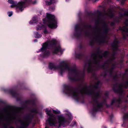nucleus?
Masks as SVG:
<instances>
[{
    "label": "nucleus",
    "instance_id": "1",
    "mask_svg": "<svg viewBox=\"0 0 128 128\" xmlns=\"http://www.w3.org/2000/svg\"><path fill=\"white\" fill-rule=\"evenodd\" d=\"M46 111L47 114L50 116L48 121L51 126H55L58 121L60 127H64L70 124L72 119L71 114L68 112H67L64 116L61 114L55 116L51 114L50 109L46 108Z\"/></svg>",
    "mask_w": 128,
    "mask_h": 128
},
{
    "label": "nucleus",
    "instance_id": "2",
    "mask_svg": "<svg viewBox=\"0 0 128 128\" xmlns=\"http://www.w3.org/2000/svg\"><path fill=\"white\" fill-rule=\"evenodd\" d=\"M44 23H46L50 28H55L57 26V20L54 16L49 13H47L46 16L43 19Z\"/></svg>",
    "mask_w": 128,
    "mask_h": 128
},
{
    "label": "nucleus",
    "instance_id": "3",
    "mask_svg": "<svg viewBox=\"0 0 128 128\" xmlns=\"http://www.w3.org/2000/svg\"><path fill=\"white\" fill-rule=\"evenodd\" d=\"M48 67L50 69L53 70H58L61 75L66 70H68L69 69H70L68 65L64 62H62L60 65L58 66H55L52 63H50Z\"/></svg>",
    "mask_w": 128,
    "mask_h": 128
},
{
    "label": "nucleus",
    "instance_id": "4",
    "mask_svg": "<svg viewBox=\"0 0 128 128\" xmlns=\"http://www.w3.org/2000/svg\"><path fill=\"white\" fill-rule=\"evenodd\" d=\"M56 42V39H52L48 41L43 44L42 48L40 49V51L44 53V57H46L50 54V52L47 49L49 48L50 46L55 44Z\"/></svg>",
    "mask_w": 128,
    "mask_h": 128
},
{
    "label": "nucleus",
    "instance_id": "5",
    "mask_svg": "<svg viewBox=\"0 0 128 128\" xmlns=\"http://www.w3.org/2000/svg\"><path fill=\"white\" fill-rule=\"evenodd\" d=\"M24 2L21 1L19 2L17 4L16 2H14L12 0H8V2L12 4L11 7L12 8L16 7V10L18 12H22L24 8V4L25 2L28 1V0H24Z\"/></svg>",
    "mask_w": 128,
    "mask_h": 128
},
{
    "label": "nucleus",
    "instance_id": "6",
    "mask_svg": "<svg viewBox=\"0 0 128 128\" xmlns=\"http://www.w3.org/2000/svg\"><path fill=\"white\" fill-rule=\"evenodd\" d=\"M64 91L65 94L68 96H70L74 99H76L78 96V93L74 90L68 89Z\"/></svg>",
    "mask_w": 128,
    "mask_h": 128
},
{
    "label": "nucleus",
    "instance_id": "7",
    "mask_svg": "<svg viewBox=\"0 0 128 128\" xmlns=\"http://www.w3.org/2000/svg\"><path fill=\"white\" fill-rule=\"evenodd\" d=\"M63 50H62L60 47L58 48H54L53 51V52L54 54H58L59 52L61 53L63 51Z\"/></svg>",
    "mask_w": 128,
    "mask_h": 128
},
{
    "label": "nucleus",
    "instance_id": "8",
    "mask_svg": "<svg viewBox=\"0 0 128 128\" xmlns=\"http://www.w3.org/2000/svg\"><path fill=\"white\" fill-rule=\"evenodd\" d=\"M45 28V27L43 26L42 25V24L39 23L38 24L37 26L36 27V29L37 30H39Z\"/></svg>",
    "mask_w": 128,
    "mask_h": 128
},
{
    "label": "nucleus",
    "instance_id": "9",
    "mask_svg": "<svg viewBox=\"0 0 128 128\" xmlns=\"http://www.w3.org/2000/svg\"><path fill=\"white\" fill-rule=\"evenodd\" d=\"M89 90L87 88H83L82 91L81 92L82 94H89Z\"/></svg>",
    "mask_w": 128,
    "mask_h": 128
},
{
    "label": "nucleus",
    "instance_id": "10",
    "mask_svg": "<svg viewBox=\"0 0 128 128\" xmlns=\"http://www.w3.org/2000/svg\"><path fill=\"white\" fill-rule=\"evenodd\" d=\"M36 17H34L32 18V20L30 21V23L31 24H33L34 23H36Z\"/></svg>",
    "mask_w": 128,
    "mask_h": 128
},
{
    "label": "nucleus",
    "instance_id": "11",
    "mask_svg": "<svg viewBox=\"0 0 128 128\" xmlns=\"http://www.w3.org/2000/svg\"><path fill=\"white\" fill-rule=\"evenodd\" d=\"M56 2L55 0H48L46 2V4L50 5L51 4Z\"/></svg>",
    "mask_w": 128,
    "mask_h": 128
},
{
    "label": "nucleus",
    "instance_id": "12",
    "mask_svg": "<svg viewBox=\"0 0 128 128\" xmlns=\"http://www.w3.org/2000/svg\"><path fill=\"white\" fill-rule=\"evenodd\" d=\"M34 36L36 38H39L42 36V35L41 34H39L37 32H35Z\"/></svg>",
    "mask_w": 128,
    "mask_h": 128
},
{
    "label": "nucleus",
    "instance_id": "13",
    "mask_svg": "<svg viewBox=\"0 0 128 128\" xmlns=\"http://www.w3.org/2000/svg\"><path fill=\"white\" fill-rule=\"evenodd\" d=\"M118 42V41L117 40H116L114 41V42L113 44V46L114 48H117L118 46L117 44Z\"/></svg>",
    "mask_w": 128,
    "mask_h": 128
},
{
    "label": "nucleus",
    "instance_id": "14",
    "mask_svg": "<svg viewBox=\"0 0 128 128\" xmlns=\"http://www.w3.org/2000/svg\"><path fill=\"white\" fill-rule=\"evenodd\" d=\"M53 112L54 114H60V111L57 110H53Z\"/></svg>",
    "mask_w": 128,
    "mask_h": 128
},
{
    "label": "nucleus",
    "instance_id": "15",
    "mask_svg": "<svg viewBox=\"0 0 128 128\" xmlns=\"http://www.w3.org/2000/svg\"><path fill=\"white\" fill-rule=\"evenodd\" d=\"M122 30L124 32H127L128 31V28L126 27H123Z\"/></svg>",
    "mask_w": 128,
    "mask_h": 128
},
{
    "label": "nucleus",
    "instance_id": "16",
    "mask_svg": "<svg viewBox=\"0 0 128 128\" xmlns=\"http://www.w3.org/2000/svg\"><path fill=\"white\" fill-rule=\"evenodd\" d=\"M8 16L9 17H10L12 15V12H8Z\"/></svg>",
    "mask_w": 128,
    "mask_h": 128
},
{
    "label": "nucleus",
    "instance_id": "17",
    "mask_svg": "<svg viewBox=\"0 0 128 128\" xmlns=\"http://www.w3.org/2000/svg\"><path fill=\"white\" fill-rule=\"evenodd\" d=\"M73 124L72 125V126H73L76 124V122L75 121H74L73 122Z\"/></svg>",
    "mask_w": 128,
    "mask_h": 128
},
{
    "label": "nucleus",
    "instance_id": "18",
    "mask_svg": "<svg viewBox=\"0 0 128 128\" xmlns=\"http://www.w3.org/2000/svg\"><path fill=\"white\" fill-rule=\"evenodd\" d=\"M124 14L126 16H128V11H127L125 12Z\"/></svg>",
    "mask_w": 128,
    "mask_h": 128
},
{
    "label": "nucleus",
    "instance_id": "19",
    "mask_svg": "<svg viewBox=\"0 0 128 128\" xmlns=\"http://www.w3.org/2000/svg\"><path fill=\"white\" fill-rule=\"evenodd\" d=\"M37 2L36 0H34V2H33L32 3L34 4H36Z\"/></svg>",
    "mask_w": 128,
    "mask_h": 128
},
{
    "label": "nucleus",
    "instance_id": "20",
    "mask_svg": "<svg viewBox=\"0 0 128 128\" xmlns=\"http://www.w3.org/2000/svg\"><path fill=\"white\" fill-rule=\"evenodd\" d=\"M116 100L115 99L113 100L112 101V104H113L115 102Z\"/></svg>",
    "mask_w": 128,
    "mask_h": 128
},
{
    "label": "nucleus",
    "instance_id": "21",
    "mask_svg": "<svg viewBox=\"0 0 128 128\" xmlns=\"http://www.w3.org/2000/svg\"><path fill=\"white\" fill-rule=\"evenodd\" d=\"M48 32L46 30H45L44 31V33L45 34H47L48 33Z\"/></svg>",
    "mask_w": 128,
    "mask_h": 128
},
{
    "label": "nucleus",
    "instance_id": "22",
    "mask_svg": "<svg viewBox=\"0 0 128 128\" xmlns=\"http://www.w3.org/2000/svg\"><path fill=\"white\" fill-rule=\"evenodd\" d=\"M108 54L107 52H105L104 53V56L105 57L106 56L105 54Z\"/></svg>",
    "mask_w": 128,
    "mask_h": 128
},
{
    "label": "nucleus",
    "instance_id": "23",
    "mask_svg": "<svg viewBox=\"0 0 128 128\" xmlns=\"http://www.w3.org/2000/svg\"><path fill=\"white\" fill-rule=\"evenodd\" d=\"M26 122H25L24 123V124L25 126H26L28 125V124H26Z\"/></svg>",
    "mask_w": 128,
    "mask_h": 128
},
{
    "label": "nucleus",
    "instance_id": "24",
    "mask_svg": "<svg viewBox=\"0 0 128 128\" xmlns=\"http://www.w3.org/2000/svg\"><path fill=\"white\" fill-rule=\"evenodd\" d=\"M88 71L89 72H90V69L89 68H88Z\"/></svg>",
    "mask_w": 128,
    "mask_h": 128
},
{
    "label": "nucleus",
    "instance_id": "25",
    "mask_svg": "<svg viewBox=\"0 0 128 128\" xmlns=\"http://www.w3.org/2000/svg\"><path fill=\"white\" fill-rule=\"evenodd\" d=\"M36 42V40H34V42Z\"/></svg>",
    "mask_w": 128,
    "mask_h": 128
},
{
    "label": "nucleus",
    "instance_id": "26",
    "mask_svg": "<svg viewBox=\"0 0 128 128\" xmlns=\"http://www.w3.org/2000/svg\"><path fill=\"white\" fill-rule=\"evenodd\" d=\"M69 0H66V2H68Z\"/></svg>",
    "mask_w": 128,
    "mask_h": 128
},
{
    "label": "nucleus",
    "instance_id": "27",
    "mask_svg": "<svg viewBox=\"0 0 128 128\" xmlns=\"http://www.w3.org/2000/svg\"><path fill=\"white\" fill-rule=\"evenodd\" d=\"M127 34H128L127 35L128 36V32H127Z\"/></svg>",
    "mask_w": 128,
    "mask_h": 128
},
{
    "label": "nucleus",
    "instance_id": "28",
    "mask_svg": "<svg viewBox=\"0 0 128 128\" xmlns=\"http://www.w3.org/2000/svg\"><path fill=\"white\" fill-rule=\"evenodd\" d=\"M102 57H100V58H102Z\"/></svg>",
    "mask_w": 128,
    "mask_h": 128
},
{
    "label": "nucleus",
    "instance_id": "29",
    "mask_svg": "<svg viewBox=\"0 0 128 128\" xmlns=\"http://www.w3.org/2000/svg\"><path fill=\"white\" fill-rule=\"evenodd\" d=\"M45 128H48V127H47L46 126V127Z\"/></svg>",
    "mask_w": 128,
    "mask_h": 128
},
{
    "label": "nucleus",
    "instance_id": "30",
    "mask_svg": "<svg viewBox=\"0 0 128 128\" xmlns=\"http://www.w3.org/2000/svg\"><path fill=\"white\" fill-rule=\"evenodd\" d=\"M9 112V113H10V112Z\"/></svg>",
    "mask_w": 128,
    "mask_h": 128
},
{
    "label": "nucleus",
    "instance_id": "31",
    "mask_svg": "<svg viewBox=\"0 0 128 128\" xmlns=\"http://www.w3.org/2000/svg\"><path fill=\"white\" fill-rule=\"evenodd\" d=\"M118 102H119V101H119V100H118Z\"/></svg>",
    "mask_w": 128,
    "mask_h": 128
},
{
    "label": "nucleus",
    "instance_id": "32",
    "mask_svg": "<svg viewBox=\"0 0 128 128\" xmlns=\"http://www.w3.org/2000/svg\"><path fill=\"white\" fill-rule=\"evenodd\" d=\"M127 97H128V96H127Z\"/></svg>",
    "mask_w": 128,
    "mask_h": 128
},
{
    "label": "nucleus",
    "instance_id": "33",
    "mask_svg": "<svg viewBox=\"0 0 128 128\" xmlns=\"http://www.w3.org/2000/svg\"><path fill=\"white\" fill-rule=\"evenodd\" d=\"M12 128H14L12 127Z\"/></svg>",
    "mask_w": 128,
    "mask_h": 128
}]
</instances>
